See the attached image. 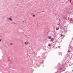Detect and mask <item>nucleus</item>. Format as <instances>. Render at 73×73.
<instances>
[{
  "label": "nucleus",
  "instance_id": "0eeeda50",
  "mask_svg": "<svg viewBox=\"0 0 73 73\" xmlns=\"http://www.w3.org/2000/svg\"><path fill=\"white\" fill-rule=\"evenodd\" d=\"M68 20H69V17H68Z\"/></svg>",
  "mask_w": 73,
  "mask_h": 73
},
{
  "label": "nucleus",
  "instance_id": "2eb2a0df",
  "mask_svg": "<svg viewBox=\"0 0 73 73\" xmlns=\"http://www.w3.org/2000/svg\"><path fill=\"white\" fill-rule=\"evenodd\" d=\"M70 1H71V0H70Z\"/></svg>",
  "mask_w": 73,
  "mask_h": 73
},
{
  "label": "nucleus",
  "instance_id": "423d86ee",
  "mask_svg": "<svg viewBox=\"0 0 73 73\" xmlns=\"http://www.w3.org/2000/svg\"><path fill=\"white\" fill-rule=\"evenodd\" d=\"M9 19L10 20H11V21H12V19L11 18H9Z\"/></svg>",
  "mask_w": 73,
  "mask_h": 73
},
{
  "label": "nucleus",
  "instance_id": "f8f14e48",
  "mask_svg": "<svg viewBox=\"0 0 73 73\" xmlns=\"http://www.w3.org/2000/svg\"><path fill=\"white\" fill-rule=\"evenodd\" d=\"M71 1H70V3H71Z\"/></svg>",
  "mask_w": 73,
  "mask_h": 73
},
{
  "label": "nucleus",
  "instance_id": "1a4fd4ad",
  "mask_svg": "<svg viewBox=\"0 0 73 73\" xmlns=\"http://www.w3.org/2000/svg\"><path fill=\"white\" fill-rule=\"evenodd\" d=\"M61 36H63V35H62V34L61 35Z\"/></svg>",
  "mask_w": 73,
  "mask_h": 73
},
{
  "label": "nucleus",
  "instance_id": "9b49d317",
  "mask_svg": "<svg viewBox=\"0 0 73 73\" xmlns=\"http://www.w3.org/2000/svg\"><path fill=\"white\" fill-rule=\"evenodd\" d=\"M68 53H69V52H70V51H69V50L68 51Z\"/></svg>",
  "mask_w": 73,
  "mask_h": 73
},
{
  "label": "nucleus",
  "instance_id": "39448f33",
  "mask_svg": "<svg viewBox=\"0 0 73 73\" xmlns=\"http://www.w3.org/2000/svg\"><path fill=\"white\" fill-rule=\"evenodd\" d=\"M59 28H57L56 29V30H58L59 29Z\"/></svg>",
  "mask_w": 73,
  "mask_h": 73
},
{
  "label": "nucleus",
  "instance_id": "ddd939ff",
  "mask_svg": "<svg viewBox=\"0 0 73 73\" xmlns=\"http://www.w3.org/2000/svg\"><path fill=\"white\" fill-rule=\"evenodd\" d=\"M11 45H12V43H10Z\"/></svg>",
  "mask_w": 73,
  "mask_h": 73
},
{
  "label": "nucleus",
  "instance_id": "f257e3e1",
  "mask_svg": "<svg viewBox=\"0 0 73 73\" xmlns=\"http://www.w3.org/2000/svg\"><path fill=\"white\" fill-rule=\"evenodd\" d=\"M28 42L26 41L24 43V44H25V45H28Z\"/></svg>",
  "mask_w": 73,
  "mask_h": 73
},
{
  "label": "nucleus",
  "instance_id": "20e7f679",
  "mask_svg": "<svg viewBox=\"0 0 73 73\" xmlns=\"http://www.w3.org/2000/svg\"><path fill=\"white\" fill-rule=\"evenodd\" d=\"M49 38L50 39H51V38H52V37H51V36H49Z\"/></svg>",
  "mask_w": 73,
  "mask_h": 73
},
{
  "label": "nucleus",
  "instance_id": "4468645a",
  "mask_svg": "<svg viewBox=\"0 0 73 73\" xmlns=\"http://www.w3.org/2000/svg\"><path fill=\"white\" fill-rule=\"evenodd\" d=\"M0 41H1V39H0Z\"/></svg>",
  "mask_w": 73,
  "mask_h": 73
},
{
  "label": "nucleus",
  "instance_id": "7ed1b4c3",
  "mask_svg": "<svg viewBox=\"0 0 73 73\" xmlns=\"http://www.w3.org/2000/svg\"><path fill=\"white\" fill-rule=\"evenodd\" d=\"M54 40V38H51V41H52Z\"/></svg>",
  "mask_w": 73,
  "mask_h": 73
},
{
  "label": "nucleus",
  "instance_id": "9d476101",
  "mask_svg": "<svg viewBox=\"0 0 73 73\" xmlns=\"http://www.w3.org/2000/svg\"><path fill=\"white\" fill-rule=\"evenodd\" d=\"M48 45L49 46H51V45H50V44H49Z\"/></svg>",
  "mask_w": 73,
  "mask_h": 73
},
{
  "label": "nucleus",
  "instance_id": "6e6552de",
  "mask_svg": "<svg viewBox=\"0 0 73 73\" xmlns=\"http://www.w3.org/2000/svg\"><path fill=\"white\" fill-rule=\"evenodd\" d=\"M33 17H35V15H33Z\"/></svg>",
  "mask_w": 73,
  "mask_h": 73
},
{
  "label": "nucleus",
  "instance_id": "f03ea898",
  "mask_svg": "<svg viewBox=\"0 0 73 73\" xmlns=\"http://www.w3.org/2000/svg\"><path fill=\"white\" fill-rule=\"evenodd\" d=\"M65 64H66V63H62V65H63V66H65Z\"/></svg>",
  "mask_w": 73,
  "mask_h": 73
}]
</instances>
